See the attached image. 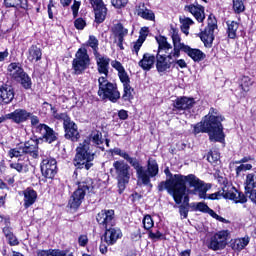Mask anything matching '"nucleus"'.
<instances>
[{"label":"nucleus","mask_w":256,"mask_h":256,"mask_svg":"<svg viewBox=\"0 0 256 256\" xmlns=\"http://www.w3.org/2000/svg\"><path fill=\"white\" fill-rule=\"evenodd\" d=\"M228 237L229 230L219 231L210 238L208 249H212V251H221V249H225V247H227Z\"/></svg>","instance_id":"obj_12"},{"label":"nucleus","mask_w":256,"mask_h":256,"mask_svg":"<svg viewBox=\"0 0 256 256\" xmlns=\"http://www.w3.org/2000/svg\"><path fill=\"white\" fill-rule=\"evenodd\" d=\"M65 131V138L70 139L71 141H77L79 139V130L77 124L70 120L63 125Z\"/></svg>","instance_id":"obj_24"},{"label":"nucleus","mask_w":256,"mask_h":256,"mask_svg":"<svg viewBox=\"0 0 256 256\" xmlns=\"http://www.w3.org/2000/svg\"><path fill=\"white\" fill-rule=\"evenodd\" d=\"M87 46L91 47V49H93V53L95 55V57H97L99 55V40H97V37L95 36H90L89 40L87 42Z\"/></svg>","instance_id":"obj_43"},{"label":"nucleus","mask_w":256,"mask_h":256,"mask_svg":"<svg viewBox=\"0 0 256 256\" xmlns=\"http://www.w3.org/2000/svg\"><path fill=\"white\" fill-rule=\"evenodd\" d=\"M78 243H79L80 247H85V245H87V243H89V238H87V235H81L78 238Z\"/></svg>","instance_id":"obj_63"},{"label":"nucleus","mask_w":256,"mask_h":256,"mask_svg":"<svg viewBox=\"0 0 256 256\" xmlns=\"http://www.w3.org/2000/svg\"><path fill=\"white\" fill-rule=\"evenodd\" d=\"M158 53L156 55V69L158 73H165L173 67V58L181 57L177 52H172L173 46L167 42V38L160 36L156 38ZM170 51V52H169Z\"/></svg>","instance_id":"obj_3"},{"label":"nucleus","mask_w":256,"mask_h":256,"mask_svg":"<svg viewBox=\"0 0 256 256\" xmlns=\"http://www.w3.org/2000/svg\"><path fill=\"white\" fill-rule=\"evenodd\" d=\"M29 119L31 120V126L35 130V133H37V127L43 124L39 123V117L33 115L32 113H30Z\"/></svg>","instance_id":"obj_57"},{"label":"nucleus","mask_w":256,"mask_h":256,"mask_svg":"<svg viewBox=\"0 0 256 256\" xmlns=\"http://www.w3.org/2000/svg\"><path fill=\"white\" fill-rule=\"evenodd\" d=\"M179 213L183 219H187L189 215V206L180 205L179 206Z\"/></svg>","instance_id":"obj_61"},{"label":"nucleus","mask_w":256,"mask_h":256,"mask_svg":"<svg viewBox=\"0 0 256 256\" xmlns=\"http://www.w3.org/2000/svg\"><path fill=\"white\" fill-rule=\"evenodd\" d=\"M10 169H14L17 173H27L29 165L27 163L12 162L10 163Z\"/></svg>","instance_id":"obj_41"},{"label":"nucleus","mask_w":256,"mask_h":256,"mask_svg":"<svg viewBox=\"0 0 256 256\" xmlns=\"http://www.w3.org/2000/svg\"><path fill=\"white\" fill-rule=\"evenodd\" d=\"M215 29H217V20L214 16L210 15L208 17L207 27L200 33V39L206 47L213 45V41H215Z\"/></svg>","instance_id":"obj_11"},{"label":"nucleus","mask_w":256,"mask_h":256,"mask_svg":"<svg viewBox=\"0 0 256 256\" xmlns=\"http://www.w3.org/2000/svg\"><path fill=\"white\" fill-rule=\"evenodd\" d=\"M24 151V155L28 154L31 155L34 159L39 157V141L35 139H30L25 142L24 146H22Z\"/></svg>","instance_id":"obj_23"},{"label":"nucleus","mask_w":256,"mask_h":256,"mask_svg":"<svg viewBox=\"0 0 256 256\" xmlns=\"http://www.w3.org/2000/svg\"><path fill=\"white\" fill-rule=\"evenodd\" d=\"M251 189H256V174L255 173H249L246 175L245 191H250Z\"/></svg>","instance_id":"obj_40"},{"label":"nucleus","mask_w":256,"mask_h":256,"mask_svg":"<svg viewBox=\"0 0 256 256\" xmlns=\"http://www.w3.org/2000/svg\"><path fill=\"white\" fill-rule=\"evenodd\" d=\"M91 65V59L87 53V49L80 48L72 61V68L75 75H81Z\"/></svg>","instance_id":"obj_10"},{"label":"nucleus","mask_w":256,"mask_h":256,"mask_svg":"<svg viewBox=\"0 0 256 256\" xmlns=\"http://www.w3.org/2000/svg\"><path fill=\"white\" fill-rule=\"evenodd\" d=\"M6 7H14L15 9H27V0H4Z\"/></svg>","instance_id":"obj_39"},{"label":"nucleus","mask_w":256,"mask_h":256,"mask_svg":"<svg viewBox=\"0 0 256 256\" xmlns=\"http://www.w3.org/2000/svg\"><path fill=\"white\" fill-rule=\"evenodd\" d=\"M36 135H38V138L41 139V141H45V143H53L57 141V133L53 128L46 124H40V126L36 128Z\"/></svg>","instance_id":"obj_14"},{"label":"nucleus","mask_w":256,"mask_h":256,"mask_svg":"<svg viewBox=\"0 0 256 256\" xmlns=\"http://www.w3.org/2000/svg\"><path fill=\"white\" fill-rule=\"evenodd\" d=\"M112 31L114 33L115 39H125L129 33V30L123 27V24L121 23L115 24L112 28Z\"/></svg>","instance_id":"obj_38"},{"label":"nucleus","mask_w":256,"mask_h":256,"mask_svg":"<svg viewBox=\"0 0 256 256\" xmlns=\"http://www.w3.org/2000/svg\"><path fill=\"white\" fill-rule=\"evenodd\" d=\"M7 71L10 77H12V79L15 81H18V83H21L25 89L31 88V78H29V75L25 73V70H23L21 64L12 62L8 65Z\"/></svg>","instance_id":"obj_8"},{"label":"nucleus","mask_w":256,"mask_h":256,"mask_svg":"<svg viewBox=\"0 0 256 256\" xmlns=\"http://www.w3.org/2000/svg\"><path fill=\"white\" fill-rule=\"evenodd\" d=\"M251 169H253V165L242 163L238 167H236V175L237 177H239L241 173H243V171H251Z\"/></svg>","instance_id":"obj_53"},{"label":"nucleus","mask_w":256,"mask_h":256,"mask_svg":"<svg viewBox=\"0 0 256 256\" xmlns=\"http://www.w3.org/2000/svg\"><path fill=\"white\" fill-rule=\"evenodd\" d=\"M41 173L46 179H54L57 175V160L54 158H45L41 162Z\"/></svg>","instance_id":"obj_13"},{"label":"nucleus","mask_w":256,"mask_h":256,"mask_svg":"<svg viewBox=\"0 0 256 256\" xmlns=\"http://www.w3.org/2000/svg\"><path fill=\"white\" fill-rule=\"evenodd\" d=\"M190 207H192L194 211H201L202 213H208L210 217H213V219H216V221H220V223H229V220L219 216V214L215 213L213 209L209 208V206H207V204L203 202L192 203L190 204Z\"/></svg>","instance_id":"obj_18"},{"label":"nucleus","mask_w":256,"mask_h":256,"mask_svg":"<svg viewBox=\"0 0 256 256\" xmlns=\"http://www.w3.org/2000/svg\"><path fill=\"white\" fill-rule=\"evenodd\" d=\"M41 57H43V52H41V48L36 45H32L27 52V59L30 63H37V61H41Z\"/></svg>","instance_id":"obj_34"},{"label":"nucleus","mask_w":256,"mask_h":256,"mask_svg":"<svg viewBox=\"0 0 256 256\" xmlns=\"http://www.w3.org/2000/svg\"><path fill=\"white\" fill-rule=\"evenodd\" d=\"M15 99V92L13 91V87L9 85H3L0 87V103H4L5 105L11 103Z\"/></svg>","instance_id":"obj_26"},{"label":"nucleus","mask_w":256,"mask_h":256,"mask_svg":"<svg viewBox=\"0 0 256 256\" xmlns=\"http://www.w3.org/2000/svg\"><path fill=\"white\" fill-rule=\"evenodd\" d=\"M245 193H246V197H249L252 203L256 204V188L245 190Z\"/></svg>","instance_id":"obj_59"},{"label":"nucleus","mask_w":256,"mask_h":256,"mask_svg":"<svg viewBox=\"0 0 256 256\" xmlns=\"http://www.w3.org/2000/svg\"><path fill=\"white\" fill-rule=\"evenodd\" d=\"M179 57H174L173 58V63H172V67H180V69H185L187 67V62H185V60L183 59H179Z\"/></svg>","instance_id":"obj_58"},{"label":"nucleus","mask_w":256,"mask_h":256,"mask_svg":"<svg viewBox=\"0 0 256 256\" xmlns=\"http://www.w3.org/2000/svg\"><path fill=\"white\" fill-rule=\"evenodd\" d=\"M185 11L191 13L199 23L205 21V8L201 5H188L185 6Z\"/></svg>","instance_id":"obj_27"},{"label":"nucleus","mask_w":256,"mask_h":256,"mask_svg":"<svg viewBox=\"0 0 256 256\" xmlns=\"http://www.w3.org/2000/svg\"><path fill=\"white\" fill-rule=\"evenodd\" d=\"M149 239H152V241H159L161 239H165V235L161 233L159 230L156 232L150 231L148 234Z\"/></svg>","instance_id":"obj_54"},{"label":"nucleus","mask_w":256,"mask_h":256,"mask_svg":"<svg viewBox=\"0 0 256 256\" xmlns=\"http://www.w3.org/2000/svg\"><path fill=\"white\" fill-rule=\"evenodd\" d=\"M136 15L147 21H153L155 19V13H153L152 10H149L144 3H140L136 6Z\"/></svg>","instance_id":"obj_33"},{"label":"nucleus","mask_w":256,"mask_h":256,"mask_svg":"<svg viewBox=\"0 0 256 256\" xmlns=\"http://www.w3.org/2000/svg\"><path fill=\"white\" fill-rule=\"evenodd\" d=\"M247 245H249V238H237L230 242V247H232L234 251H242Z\"/></svg>","instance_id":"obj_37"},{"label":"nucleus","mask_w":256,"mask_h":256,"mask_svg":"<svg viewBox=\"0 0 256 256\" xmlns=\"http://www.w3.org/2000/svg\"><path fill=\"white\" fill-rule=\"evenodd\" d=\"M233 9L235 13H243L245 11L243 0H233Z\"/></svg>","instance_id":"obj_51"},{"label":"nucleus","mask_w":256,"mask_h":256,"mask_svg":"<svg viewBox=\"0 0 256 256\" xmlns=\"http://www.w3.org/2000/svg\"><path fill=\"white\" fill-rule=\"evenodd\" d=\"M24 195V207L25 209H29L31 205L37 201V192L31 188H27L23 191Z\"/></svg>","instance_id":"obj_36"},{"label":"nucleus","mask_w":256,"mask_h":256,"mask_svg":"<svg viewBox=\"0 0 256 256\" xmlns=\"http://www.w3.org/2000/svg\"><path fill=\"white\" fill-rule=\"evenodd\" d=\"M114 155H119V157H122V159H125L133 169L136 171V175H138V178L140 181H143V183H149V177H147V174H145V171H143V166L139 162L137 158L129 156V154L120 148H114L111 151Z\"/></svg>","instance_id":"obj_7"},{"label":"nucleus","mask_w":256,"mask_h":256,"mask_svg":"<svg viewBox=\"0 0 256 256\" xmlns=\"http://www.w3.org/2000/svg\"><path fill=\"white\" fill-rule=\"evenodd\" d=\"M85 25H87V23L85 20H83V18H78L74 21V26L76 29L83 30L85 29Z\"/></svg>","instance_id":"obj_62"},{"label":"nucleus","mask_w":256,"mask_h":256,"mask_svg":"<svg viewBox=\"0 0 256 256\" xmlns=\"http://www.w3.org/2000/svg\"><path fill=\"white\" fill-rule=\"evenodd\" d=\"M157 57L150 53H145L142 59L138 62L139 67L143 69V71H151L153 67H155V60Z\"/></svg>","instance_id":"obj_31"},{"label":"nucleus","mask_w":256,"mask_h":256,"mask_svg":"<svg viewBox=\"0 0 256 256\" xmlns=\"http://www.w3.org/2000/svg\"><path fill=\"white\" fill-rule=\"evenodd\" d=\"M237 29H239V23L235 21L228 23L227 33L229 39H235L237 37Z\"/></svg>","instance_id":"obj_42"},{"label":"nucleus","mask_w":256,"mask_h":256,"mask_svg":"<svg viewBox=\"0 0 256 256\" xmlns=\"http://www.w3.org/2000/svg\"><path fill=\"white\" fill-rule=\"evenodd\" d=\"M121 237H123L121 229L110 226L105 231L104 241L107 245H115Z\"/></svg>","instance_id":"obj_20"},{"label":"nucleus","mask_w":256,"mask_h":256,"mask_svg":"<svg viewBox=\"0 0 256 256\" xmlns=\"http://www.w3.org/2000/svg\"><path fill=\"white\" fill-rule=\"evenodd\" d=\"M97 223L104 229H109L115 225V210H102L96 216Z\"/></svg>","instance_id":"obj_15"},{"label":"nucleus","mask_w":256,"mask_h":256,"mask_svg":"<svg viewBox=\"0 0 256 256\" xmlns=\"http://www.w3.org/2000/svg\"><path fill=\"white\" fill-rule=\"evenodd\" d=\"M188 57H190L195 63H199L200 61H203L205 59L206 55L197 48H191L190 46L186 45L184 46V49L182 50Z\"/></svg>","instance_id":"obj_30"},{"label":"nucleus","mask_w":256,"mask_h":256,"mask_svg":"<svg viewBox=\"0 0 256 256\" xmlns=\"http://www.w3.org/2000/svg\"><path fill=\"white\" fill-rule=\"evenodd\" d=\"M124 92L122 95L123 101H131L133 99V89L131 88V84H127L123 86Z\"/></svg>","instance_id":"obj_48"},{"label":"nucleus","mask_w":256,"mask_h":256,"mask_svg":"<svg viewBox=\"0 0 256 256\" xmlns=\"http://www.w3.org/2000/svg\"><path fill=\"white\" fill-rule=\"evenodd\" d=\"M147 35H149V28L143 27L140 30V36L136 42H133L132 53H134L137 57L139 56V51H141V47H143V43L147 39Z\"/></svg>","instance_id":"obj_29"},{"label":"nucleus","mask_w":256,"mask_h":256,"mask_svg":"<svg viewBox=\"0 0 256 256\" xmlns=\"http://www.w3.org/2000/svg\"><path fill=\"white\" fill-rule=\"evenodd\" d=\"M6 239L11 246L19 245V240H17V237H15L14 234H11Z\"/></svg>","instance_id":"obj_64"},{"label":"nucleus","mask_w":256,"mask_h":256,"mask_svg":"<svg viewBox=\"0 0 256 256\" xmlns=\"http://www.w3.org/2000/svg\"><path fill=\"white\" fill-rule=\"evenodd\" d=\"M96 57V63L98 67V73L100 75H104L102 77H106L109 75V63H111V59L107 56H95Z\"/></svg>","instance_id":"obj_25"},{"label":"nucleus","mask_w":256,"mask_h":256,"mask_svg":"<svg viewBox=\"0 0 256 256\" xmlns=\"http://www.w3.org/2000/svg\"><path fill=\"white\" fill-rule=\"evenodd\" d=\"M113 168L118 181L119 193H123L131 180V166L123 160H117L113 163Z\"/></svg>","instance_id":"obj_6"},{"label":"nucleus","mask_w":256,"mask_h":256,"mask_svg":"<svg viewBox=\"0 0 256 256\" xmlns=\"http://www.w3.org/2000/svg\"><path fill=\"white\" fill-rule=\"evenodd\" d=\"M219 159H221L219 151L214 150L208 153L207 160L209 161V163H212V165L215 163H219Z\"/></svg>","instance_id":"obj_50"},{"label":"nucleus","mask_w":256,"mask_h":256,"mask_svg":"<svg viewBox=\"0 0 256 256\" xmlns=\"http://www.w3.org/2000/svg\"><path fill=\"white\" fill-rule=\"evenodd\" d=\"M98 96L100 99H108L111 103H117L121 99V93L117 88V84L109 82L107 77L98 78Z\"/></svg>","instance_id":"obj_5"},{"label":"nucleus","mask_w":256,"mask_h":256,"mask_svg":"<svg viewBox=\"0 0 256 256\" xmlns=\"http://www.w3.org/2000/svg\"><path fill=\"white\" fill-rule=\"evenodd\" d=\"M95 160V152L91 151V144L85 140L80 143L76 148V155L73 163L77 169H86L89 171L93 167V161Z\"/></svg>","instance_id":"obj_4"},{"label":"nucleus","mask_w":256,"mask_h":256,"mask_svg":"<svg viewBox=\"0 0 256 256\" xmlns=\"http://www.w3.org/2000/svg\"><path fill=\"white\" fill-rule=\"evenodd\" d=\"M6 117L19 125L29 120V117H31V112H28L25 109H16L12 113L7 114Z\"/></svg>","instance_id":"obj_22"},{"label":"nucleus","mask_w":256,"mask_h":256,"mask_svg":"<svg viewBox=\"0 0 256 256\" xmlns=\"http://www.w3.org/2000/svg\"><path fill=\"white\" fill-rule=\"evenodd\" d=\"M36 256H73V253H70L67 250L48 249L37 250Z\"/></svg>","instance_id":"obj_35"},{"label":"nucleus","mask_w":256,"mask_h":256,"mask_svg":"<svg viewBox=\"0 0 256 256\" xmlns=\"http://www.w3.org/2000/svg\"><path fill=\"white\" fill-rule=\"evenodd\" d=\"M52 111H53V117L54 119H57L58 121H63V126L66 125V122L69 123L71 121V118L67 113H57V111L53 108L52 105H50Z\"/></svg>","instance_id":"obj_44"},{"label":"nucleus","mask_w":256,"mask_h":256,"mask_svg":"<svg viewBox=\"0 0 256 256\" xmlns=\"http://www.w3.org/2000/svg\"><path fill=\"white\" fill-rule=\"evenodd\" d=\"M118 77L123 86L131 85V79L129 78V74H127V71L123 70L122 72L118 73Z\"/></svg>","instance_id":"obj_52"},{"label":"nucleus","mask_w":256,"mask_h":256,"mask_svg":"<svg viewBox=\"0 0 256 256\" xmlns=\"http://www.w3.org/2000/svg\"><path fill=\"white\" fill-rule=\"evenodd\" d=\"M194 106L195 99L185 96L177 98L173 103L174 110L176 111H187L188 109H193Z\"/></svg>","instance_id":"obj_21"},{"label":"nucleus","mask_w":256,"mask_h":256,"mask_svg":"<svg viewBox=\"0 0 256 256\" xmlns=\"http://www.w3.org/2000/svg\"><path fill=\"white\" fill-rule=\"evenodd\" d=\"M221 121H223V116L217 115V110L211 108L204 121L194 126V133H208L210 141L223 143L225 141V133H223Z\"/></svg>","instance_id":"obj_2"},{"label":"nucleus","mask_w":256,"mask_h":256,"mask_svg":"<svg viewBox=\"0 0 256 256\" xmlns=\"http://www.w3.org/2000/svg\"><path fill=\"white\" fill-rule=\"evenodd\" d=\"M143 225H144V229L146 230L152 229L155 223L153 222V218H151V215L144 216Z\"/></svg>","instance_id":"obj_55"},{"label":"nucleus","mask_w":256,"mask_h":256,"mask_svg":"<svg viewBox=\"0 0 256 256\" xmlns=\"http://www.w3.org/2000/svg\"><path fill=\"white\" fill-rule=\"evenodd\" d=\"M90 3L94 8L96 23H103L107 17V7L103 4V0H90Z\"/></svg>","instance_id":"obj_19"},{"label":"nucleus","mask_w":256,"mask_h":256,"mask_svg":"<svg viewBox=\"0 0 256 256\" xmlns=\"http://www.w3.org/2000/svg\"><path fill=\"white\" fill-rule=\"evenodd\" d=\"M180 23H181V30L183 31V33H185L186 35H189V27H191V25H193V20L191 18H180Z\"/></svg>","instance_id":"obj_46"},{"label":"nucleus","mask_w":256,"mask_h":256,"mask_svg":"<svg viewBox=\"0 0 256 256\" xmlns=\"http://www.w3.org/2000/svg\"><path fill=\"white\" fill-rule=\"evenodd\" d=\"M252 85H253V80H251V78H249V76H242L240 78V87H241L242 91H244L245 93H247V91H249V89Z\"/></svg>","instance_id":"obj_45"},{"label":"nucleus","mask_w":256,"mask_h":256,"mask_svg":"<svg viewBox=\"0 0 256 256\" xmlns=\"http://www.w3.org/2000/svg\"><path fill=\"white\" fill-rule=\"evenodd\" d=\"M222 197H224V199H230L235 203H247V196H245V194H243L242 192L236 190L233 186L223 188Z\"/></svg>","instance_id":"obj_16"},{"label":"nucleus","mask_w":256,"mask_h":256,"mask_svg":"<svg viewBox=\"0 0 256 256\" xmlns=\"http://www.w3.org/2000/svg\"><path fill=\"white\" fill-rule=\"evenodd\" d=\"M22 155H25L23 146L12 148L8 151V156L10 157V159H13V157H22Z\"/></svg>","instance_id":"obj_49"},{"label":"nucleus","mask_w":256,"mask_h":256,"mask_svg":"<svg viewBox=\"0 0 256 256\" xmlns=\"http://www.w3.org/2000/svg\"><path fill=\"white\" fill-rule=\"evenodd\" d=\"M90 139H92V142L95 145H103V134L99 132L98 130L92 131L90 135Z\"/></svg>","instance_id":"obj_47"},{"label":"nucleus","mask_w":256,"mask_h":256,"mask_svg":"<svg viewBox=\"0 0 256 256\" xmlns=\"http://www.w3.org/2000/svg\"><path fill=\"white\" fill-rule=\"evenodd\" d=\"M111 3L116 9H123V7H127L129 0H111Z\"/></svg>","instance_id":"obj_56"},{"label":"nucleus","mask_w":256,"mask_h":256,"mask_svg":"<svg viewBox=\"0 0 256 256\" xmlns=\"http://www.w3.org/2000/svg\"><path fill=\"white\" fill-rule=\"evenodd\" d=\"M143 171L146 177H148V183L143 182V180H139V176H137L138 183L153 187V185H151V177H157V175H159V164H157L156 160L150 158L147 162V171L145 170V168H143Z\"/></svg>","instance_id":"obj_17"},{"label":"nucleus","mask_w":256,"mask_h":256,"mask_svg":"<svg viewBox=\"0 0 256 256\" xmlns=\"http://www.w3.org/2000/svg\"><path fill=\"white\" fill-rule=\"evenodd\" d=\"M185 183H188L190 187H194L196 191H199V197L205 199L207 190H205L203 182L193 174L188 176L176 174L173 179L160 182L158 184V191H165L166 189L169 195H172L175 203L179 205L183 201V195H185L187 191Z\"/></svg>","instance_id":"obj_1"},{"label":"nucleus","mask_w":256,"mask_h":256,"mask_svg":"<svg viewBox=\"0 0 256 256\" xmlns=\"http://www.w3.org/2000/svg\"><path fill=\"white\" fill-rule=\"evenodd\" d=\"M185 11L191 13L199 23L205 21V8L201 5H188L185 6Z\"/></svg>","instance_id":"obj_28"},{"label":"nucleus","mask_w":256,"mask_h":256,"mask_svg":"<svg viewBox=\"0 0 256 256\" xmlns=\"http://www.w3.org/2000/svg\"><path fill=\"white\" fill-rule=\"evenodd\" d=\"M91 189H93L91 181L79 182L78 189L73 192L69 200L71 209H79L81 203H83V200L85 199V195H87Z\"/></svg>","instance_id":"obj_9"},{"label":"nucleus","mask_w":256,"mask_h":256,"mask_svg":"<svg viewBox=\"0 0 256 256\" xmlns=\"http://www.w3.org/2000/svg\"><path fill=\"white\" fill-rule=\"evenodd\" d=\"M171 37L174 45L173 50H171L172 53H177L178 55H181V51H183L184 47H186L187 45H185L184 43H181V37L179 36V31H177V29L175 28H172L171 30Z\"/></svg>","instance_id":"obj_32"},{"label":"nucleus","mask_w":256,"mask_h":256,"mask_svg":"<svg viewBox=\"0 0 256 256\" xmlns=\"http://www.w3.org/2000/svg\"><path fill=\"white\" fill-rule=\"evenodd\" d=\"M111 65H112L113 69H116V71H118V74L125 71V67H123V64H121V62H119L117 60L112 61Z\"/></svg>","instance_id":"obj_60"}]
</instances>
